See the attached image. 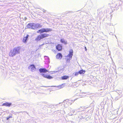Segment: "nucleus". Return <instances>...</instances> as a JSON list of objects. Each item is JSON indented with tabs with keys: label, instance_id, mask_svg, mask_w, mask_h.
I'll return each mask as SVG.
<instances>
[{
	"label": "nucleus",
	"instance_id": "nucleus-3",
	"mask_svg": "<svg viewBox=\"0 0 123 123\" xmlns=\"http://www.w3.org/2000/svg\"><path fill=\"white\" fill-rule=\"evenodd\" d=\"M52 31L51 29L50 28H42L38 30L37 32L38 33L41 34L44 32H47L51 31Z\"/></svg>",
	"mask_w": 123,
	"mask_h": 123
},
{
	"label": "nucleus",
	"instance_id": "nucleus-19",
	"mask_svg": "<svg viewBox=\"0 0 123 123\" xmlns=\"http://www.w3.org/2000/svg\"><path fill=\"white\" fill-rule=\"evenodd\" d=\"M12 115H11V116H9V117H7V118H6V119L7 120H8L10 118H12Z\"/></svg>",
	"mask_w": 123,
	"mask_h": 123
},
{
	"label": "nucleus",
	"instance_id": "nucleus-20",
	"mask_svg": "<svg viewBox=\"0 0 123 123\" xmlns=\"http://www.w3.org/2000/svg\"><path fill=\"white\" fill-rule=\"evenodd\" d=\"M85 50L86 51H87V49H86V47H85Z\"/></svg>",
	"mask_w": 123,
	"mask_h": 123
},
{
	"label": "nucleus",
	"instance_id": "nucleus-17",
	"mask_svg": "<svg viewBox=\"0 0 123 123\" xmlns=\"http://www.w3.org/2000/svg\"><path fill=\"white\" fill-rule=\"evenodd\" d=\"M70 101H67V103H68V105H71V104H72L71 103H70Z\"/></svg>",
	"mask_w": 123,
	"mask_h": 123
},
{
	"label": "nucleus",
	"instance_id": "nucleus-10",
	"mask_svg": "<svg viewBox=\"0 0 123 123\" xmlns=\"http://www.w3.org/2000/svg\"><path fill=\"white\" fill-rule=\"evenodd\" d=\"M42 75L44 77L49 79H51L53 78L52 76L49 75H45L44 74H43Z\"/></svg>",
	"mask_w": 123,
	"mask_h": 123
},
{
	"label": "nucleus",
	"instance_id": "nucleus-4",
	"mask_svg": "<svg viewBox=\"0 0 123 123\" xmlns=\"http://www.w3.org/2000/svg\"><path fill=\"white\" fill-rule=\"evenodd\" d=\"M73 50L71 49H70L69 51V53L67 56L66 57L68 58L67 59V60H71L73 55Z\"/></svg>",
	"mask_w": 123,
	"mask_h": 123
},
{
	"label": "nucleus",
	"instance_id": "nucleus-9",
	"mask_svg": "<svg viewBox=\"0 0 123 123\" xmlns=\"http://www.w3.org/2000/svg\"><path fill=\"white\" fill-rule=\"evenodd\" d=\"M39 72L41 73H45L48 72L47 70L44 68H41L39 69Z\"/></svg>",
	"mask_w": 123,
	"mask_h": 123
},
{
	"label": "nucleus",
	"instance_id": "nucleus-6",
	"mask_svg": "<svg viewBox=\"0 0 123 123\" xmlns=\"http://www.w3.org/2000/svg\"><path fill=\"white\" fill-rule=\"evenodd\" d=\"M56 48L58 51H61L62 49V46L61 44H58L56 46Z\"/></svg>",
	"mask_w": 123,
	"mask_h": 123
},
{
	"label": "nucleus",
	"instance_id": "nucleus-18",
	"mask_svg": "<svg viewBox=\"0 0 123 123\" xmlns=\"http://www.w3.org/2000/svg\"><path fill=\"white\" fill-rule=\"evenodd\" d=\"M79 74V72H76L75 73V76H77Z\"/></svg>",
	"mask_w": 123,
	"mask_h": 123
},
{
	"label": "nucleus",
	"instance_id": "nucleus-5",
	"mask_svg": "<svg viewBox=\"0 0 123 123\" xmlns=\"http://www.w3.org/2000/svg\"><path fill=\"white\" fill-rule=\"evenodd\" d=\"M21 48L20 47H18L14 48V50L16 52V54H19L20 53Z\"/></svg>",
	"mask_w": 123,
	"mask_h": 123
},
{
	"label": "nucleus",
	"instance_id": "nucleus-13",
	"mask_svg": "<svg viewBox=\"0 0 123 123\" xmlns=\"http://www.w3.org/2000/svg\"><path fill=\"white\" fill-rule=\"evenodd\" d=\"M29 37V35H27L26 37H24L23 38V42L25 43H26L27 42V40L28 38Z\"/></svg>",
	"mask_w": 123,
	"mask_h": 123
},
{
	"label": "nucleus",
	"instance_id": "nucleus-15",
	"mask_svg": "<svg viewBox=\"0 0 123 123\" xmlns=\"http://www.w3.org/2000/svg\"><path fill=\"white\" fill-rule=\"evenodd\" d=\"M69 78V76H68L65 75L62 76L61 78L62 80H65Z\"/></svg>",
	"mask_w": 123,
	"mask_h": 123
},
{
	"label": "nucleus",
	"instance_id": "nucleus-1",
	"mask_svg": "<svg viewBox=\"0 0 123 123\" xmlns=\"http://www.w3.org/2000/svg\"><path fill=\"white\" fill-rule=\"evenodd\" d=\"M27 27L28 28L35 30L41 28L42 27V25L39 24L30 23L27 25Z\"/></svg>",
	"mask_w": 123,
	"mask_h": 123
},
{
	"label": "nucleus",
	"instance_id": "nucleus-12",
	"mask_svg": "<svg viewBox=\"0 0 123 123\" xmlns=\"http://www.w3.org/2000/svg\"><path fill=\"white\" fill-rule=\"evenodd\" d=\"M11 103L7 102H6L2 105V106H5L7 107H9L11 105Z\"/></svg>",
	"mask_w": 123,
	"mask_h": 123
},
{
	"label": "nucleus",
	"instance_id": "nucleus-11",
	"mask_svg": "<svg viewBox=\"0 0 123 123\" xmlns=\"http://www.w3.org/2000/svg\"><path fill=\"white\" fill-rule=\"evenodd\" d=\"M62 57V55L60 53H58L56 55V58L58 59H61Z\"/></svg>",
	"mask_w": 123,
	"mask_h": 123
},
{
	"label": "nucleus",
	"instance_id": "nucleus-8",
	"mask_svg": "<svg viewBox=\"0 0 123 123\" xmlns=\"http://www.w3.org/2000/svg\"><path fill=\"white\" fill-rule=\"evenodd\" d=\"M28 68L30 69L32 71H34L36 69V68L33 64L31 65L28 67Z\"/></svg>",
	"mask_w": 123,
	"mask_h": 123
},
{
	"label": "nucleus",
	"instance_id": "nucleus-16",
	"mask_svg": "<svg viewBox=\"0 0 123 123\" xmlns=\"http://www.w3.org/2000/svg\"><path fill=\"white\" fill-rule=\"evenodd\" d=\"M79 74H84L85 72L86 71L85 70H83V69H81L79 71Z\"/></svg>",
	"mask_w": 123,
	"mask_h": 123
},
{
	"label": "nucleus",
	"instance_id": "nucleus-14",
	"mask_svg": "<svg viewBox=\"0 0 123 123\" xmlns=\"http://www.w3.org/2000/svg\"><path fill=\"white\" fill-rule=\"evenodd\" d=\"M60 41L61 43H64L65 44H67V42L65 41L64 39L62 38L61 39H60Z\"/></svg>",
	"mask_w": 123,
	"mask_h": 123
},
{
	"label": "nucleus",
	"instance_id": "nucleus-7",
	"mask_svg": "<svg viewBox=\"0 0 123 123\" xmlns=\"http://www.w3.org/2000/svg\"><path fill=\"white\" fill-rule=\"evenodd\" d=\"M16 54V52L13 49V50L10 51L9 53V55L10 57H12L14 56Z\"/></svg>",
	"mask_w": 123,
	"mask_h": 123
},
{
	"label": "nucleus",
	"instance_id": "nucleus-2",
	"mask_svg": "<svg viewBox=\"0 0 123 123\" xmlns=\"http://www.w3.org/2000/svg\"><path fill=\"white\" fill-rule=\"evenodd\" d=\"M49 36V34L46 33H44L38 35L35 39L36 41L38 42L44 38H46Z\"/></svg>",
	"mask_w": 123,
	"mask_h": 123
}]
</instances>
